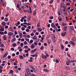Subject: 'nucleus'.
Returning a JSON list of instances; mask_svg holds the SVG:
<instances>
[{"mask_svg": "<svg viewBox=\"0 0 76 76\" xmlns=\"http://www.w3.org/2000/svg\"><path fill=\"white\" fill-rule=\"evenodd\" d=\"M13 73V71L12 70H11L10 71L9 73L10 74H12V73Z\"/></svg>", "mask_w": 76, "mask_h": 76, "instance_id": "obj_15", "label": "nucleus"}, {"mask_svg": "<svg viewBox=\"0 0 76 76\" xmlns=\"http://www.w3.org/2000/svg\"><path fill=\"white\" fill-rule=\"evenodd\" d=\"M44 71L45 72H49V70L47 69H43Z\"/></svg>", "mask_w": 76, "mask_h": 76, "instance_id": "obj_10", "label": "nucleus"}, {"mask_svg": "<svg viewBox=\"0 0 76 76\" xmlns=\"http://www.w3.org/2000/svg\"><path fill=\"white\" fill-rule=\"evenodd\" d=\"M40 23H37V26H39V24Z\"/></svg>", "mask_w": 76, "mask_h": 76, "instance_id": "obj_55", "label": "nucleus"}, {"mask_svg": "<svg viewBox=\"0 0 76 76\" xmlns=\"http://www.w3.org/2000/svg\"><path fill=\"white\" fill-rule=\"evenodd\" d=\"M67 29V26H64V30L65 31H66Z\"/></svg>", "mask_w": 76, "mask_h": 76, "instance_id": "obj_22", "label": "nucleus"}, {"mask_svg": "<svg viewBox=\"0 0 76 76\" xmlns=\"http://www.w3.org/2000/svg\"><path fill=\"white\" fill-rule=\"evenodd\" d=\"M28 7L29 9H30V12L31 13H32V10L31 9V7L29 6Z\"/></svg>", "mask_w": 76, "mask_h": 76, "instance_id": "obj_24", "label": "nucleus"}, {"mask_svg": "<svg viewBox=\"0 0 76 76\" xmlns=\"http://www.w3.org/2000/svg\"><path fill=\"white\" fill-rule=\"evenodd\" d=\"M4 31V29L3 28H0V31Z\"/></svg>", "mask_w": 76, "mask_h": 76, "instance_id": "obj_28", "label": "nucleus"}, {"mask_svg": "<svg viewBox=\"0 0 76 76\" xmlns=\"http://www.w3.org/2000/svg\"><path fill=\"white\" fill-rule=\"evenodd\" d=\"M50 35H47V38H50Z\"/></svg>", "mask_w": 76, "mask_h": 76, "instance_id": "obj_49", "label": "nucleus"}, {"mask_svg": "<svg viewBox=\"0 0 76 76\" xmlns=\"http://www.w3.org/2000/svg\"><path fill=\"white\" fill-rule=\"evenodd\" d=\"M31 48L32 49H33L34 48V44H33L31 46Z\"/></svg>", "mask_w": 76, "mask_h": 76, "instance_id": "obj_19", "label": "nucleus"}, {"mask_svg": "<svg viewBox=\"0 0 76 76\" xmlns=\"http://www.w3.org/2000/svg\"><path fill=\"white\" fill-rule=\"evenodd\" d=\"M34 44L35 45H36V46H37V45H38V43H37L36 42H34Z\"/></svg>", "mask_w": 76, "mask_h": 76, "instance_id": "obj_53", "label": "nucleus"}, {"mask_svg": "<svg viewBox=\"0 0 76 76\" xmlns=\"http://www.w3.org/2000/svg\"><path fill=\"white\" fill-rule=\"evenodd\" d=\"M9 59H10V58H11V56H9L8 57H7Z\"/></svg>", "mask_w": 76, "mask_h": 76, "instance_id": "obj_51", "label": "nucleus"}, {"mask_svg": "<svg viewBox=\"0 0 76 76\" xmlns=\"http://www.w3.org/2000/svg\"><path fill=\"white\" fill-rule=\"evenodd\" d=\"M61 12V15L62 16H65V14H64V12Z\"/></svg>", "mask_w": 76, "mask_h": 76, "instance_id": "obj_8", "label": "nucleus"}, {"mask_svg": "<svg viewBox=\"0 0 76 76\" xmlns=\"http://www.w3.org/2000/svg\"><path fill=\"white\" fill-rule=\"evenodd\" d=\"M42 57L43 58H47V57H46V56L44 55H43L42 56Z\"/></svg>", "mask_w": 76, "mask_h": 76, "instance_id": "obj_6", "label": "nucleus"}, {"mask_svg": "<svg viewBox=\"0 0 76 76\" xmlns=\"http://www.w3.org/2000/svg\"><path fill=\"white\" fill-rule=\"evenodd\" d=\"M21 29L22 30V31H25V29L24 28V27H22L21 28Z\"/></svg>", "mask_w": 76, "mask_h": 76, "instance_id": "obj_44", "label": "nucleus"}, {"mask_svg": "<svg viewBox=\"0 0 76 76\" xmlns=\"http://www.w3.org/2000/svg\"><path fill=\"white\" fill-rule=\"evenodd\" d=\"M24 44H25V45H27V42H26V41L24 42Z\"/></svg>", "mask_w": 76, "mask_h": 76, "instance_id": "obj_57", "label": "nucleus"}, {"mask_svg": "<svg viewBox=\"0 0 76 76\" xmlns=\"http://www.w3.org/2000/svg\"><path fill=\"white\" fill-rule=\"evenodd\" d=\"M26 32H29V29L28 28H27L26 29Z\"/></svg>", "mask_w": 76, "mask_h": 76, "instance_id": "obj_32", "label": "nucleus"}, {"mask_svg": "<svg viewBox=\"0 0 76 76\" xmlns=\"http://www.w3.org/2000/svg\"><path fill=\"white\" fill-rule=\"evenodd\" d=\"M8 27H9L8 26H5V29H7V28H8Z\"/></svg>", "mask_w": 76, "mask_h": 76, "instance_id": "obj_62", "label": "nucleus"}, {"mask_svg": "<svg viewBox=\"0 0 76 76\" xmlns=\"http://www.w3.org/2000/svg\"><path fill=\"white\" fill-rule=\"evenodd\" d=\"M51 26L52 28H54V26H55V25H54V23H53L51 24Z\"/></svg>", "mask_w": 76, "mask_h": 76, "instance_id": "obj_9", "label": "nucleus"}, {"mask_svg": "<svg viewBox=\"0 0 76 76\" xmlns=\"http://www.w3.org/2000/svg\"><path fill=\"white\" fill-rule=\"evenodd\" d=\"M0 34H1V35H3V34H4V33L2 31H0Z\"/></svg>", "mask_w": 76, "mask_h": 76, "instance_id": "obj_38", "label": "nucleus"}, {"mask_svg": "<svg viewBox=\"0 0 76 76\" xmlns=\"http://www.w3.org/2000/svg\"><path fill=\"white\" fill-rule=\"evenodd\" d=\"M70 42V43L71 44H73V45H74V43L75 42H73L72 41H71Z\"/></svg>", "mask_w": 76, "mask_h": 76, "instance_id": "obj_41", "label": "nucleus"}, {"mask_svg": "<svg viewBox=\"0 0 76 76\" xmlns=\"http://www.w3.org/2000/svg\"><path fill=\"white\" fill-rule=\"evenodd\" d=\"M64 6V4L63 3H62L61 4V6H60V7L61 8H62Z\"/></svg>", "mask_w": 76, "mask_h": 76, "instance_id": "obj_3", "label": "nucleus"}, {"mask_svg": "<svg viewBox=\"0 0 76 76\" xmlns=\"http://www.w3.org/2000/svg\"><path fill=\"white\" fill-rule=\"evenodd\" d=\"M74 29V27L73 26H71L70 28L69 31L70 32L73 31V30Z\"/></svg>", "mask_w": 76, "mask_h": 76, "instance_id": "obj_1", "label": "nucleus"}, {"mask_svg": "<svg viewBox=\"0 0 76 76\" xmlns=\"http://www.w3.org/2000/svg\"><path fill=\"white\" fill-rule=\"evenodd\" d=\"M1 25L3 26H5L6 25V22L4 21H3L1 23Z\"/></svg>", "mask_w": 76, "mask_h": 76, "instance_id": "obj_5", "label": "nucleus"}, {"mask_svg": "<svg viewBox=\"0 0 76 76\" xmlns=\"http://www.w3.org/2000/svg\"><path fill=\"white\" fill-rule=\"evenodd\" d=\"M27 26H28V25H31V23H27Z\"/></svg>", "mask_w": 76, "mask_h": 76, "instance_id": "obj_58", "label": "nucleus"}, {"mask_svg": "<svg viewBox=\"0 0 76 76\" xmlns=\"http://www.w3.org/2000/svg\"><path fill=\"white\" fill-rule=\"evenodd\" d=\"M23 43H21L20 44V45L21 47H23Z\"/></svg>", "mask_w": 76, "mask_h": 76, "instance_id": "obj_37", "label": "nucleus"}, {"mask_svg": "<svg viewBox=\"0 0 76 76\" xmlns=\"http://www.w3.org/2000/svg\"><path fill=\"white\" fill-rule=\"evenodd\" d=\"M7 54H8V53H5L3 56V58H5V57H6L7 56Z\"/></svg>", "mask_w": 76, "mask_h": 76, "instance_id": "obj_4", "label": "nucleus"}, {"mask_svg": "<svg viewBox=\"0 0 76 76\" xmlns=\"http://www.w3.org/2000/svg\"><path fill=\"white\" fill-rule=\"evenodd\" d=\"M20 58L21 59H23V56H20Z\"/></svg>", "mask_w": 76, "mask_h": 76, "instance_id": "obj_42", "label": "nucleus"}, {"mask_svg": "<svg viewBox=\"0 0 76 76\" xmlns=\"http://www.w3.org/2000/svg\"><path fill=\"white\" fill-rule=\"evenodd\" d=\"M25 76H31V74H27V76L26 73H25Z\"/></svg>", "mask_w": 76, "mask_h": 76, "instance_id": "obj_18", "label": "nucleus"}, {"mask_svg": "<svg viewBox=\"0 0 76 76\" xmlns=\"http://www.w3.org/2000/svg\"><path fill=\"white\" fill-rule=\"evenodd\" d=\"M13 34V33L12 32H9L8 33V35H10V36H11Z\"/></svg>", "mask_w": 76, "mask_h": 76, "instance_id": "obj_7", "label": "nucleus"}, {"mask_svg": "<svg viewBox=\"0 0 76 76\" xmlns=\"http://www.w3.org/2000/svg\"><path fill=\"white\" fill-rule=\"evenodd\" d=\"M56 63H58V62H59V61H58V59H56Z\"/></svg>", "mask_w": 76, "mask_h": 76, "instance_id": "obj_35", "label": "nucleus"}, {"mask_svg": "<svg viewBox=\"0 0 76 76\" xmlns=\"http://www.w3.org/2000/svg\"><path fill=\"white\" fill-rule=\"evenodd\" d=\"M28 61H29V62H32V61H33V60L30 59V60L29 59H28Z\"/></svg>", "mask_w": 76, "mask_h": 76, "instance_id": "obj_36", "label": "nucleus"}, {"mask_svg": "<svg viewBox=\"0 0 76 76\" xmlns=\"http://www.w3.org/2000/svg\"><path fill=\"white\" fill-rule=\"evenodd\" d=\"M67 56H68V57H70V54H69V53H67Z\"/></svg>", "mask_w": 76, "mask_h": 76, "instance_id": "obj_61", "label": "nucleus"}, {"mask_svg": "<svg viewBox=\"0 0 76 76\" xmlns=\"http://www.w3.org/2000/svg\"><path fill=\"white\" fill-rule=\"evenodd\" d=\"M17 8H18V9H19V4H17Z\"/></svg>", "mask_w": 76, "mask_h": 76, "instance_id": "obj_43", "label": "nucleus"}, {"mask_svg": "<svg viewBox=\"0 0 76 76\" xmlns=\"http://www.w3.org/2000/svg\"><path fill=\"white\" fill-rule=\"evenodd\" d=\"M4 45H3V44H2L0 46V47H3Z\"/></svg>", "mask_w": 76, "mask_h": 76, "instance_id": "obj_31", "label": "nucleus"}, {"mask_svg": "<svg viewBox=\"0 0 76 76\" xmlns=\"http://www.w3.org/2000/svg\"><path fill=\"white\" fill-rule=\"evenodd\" d=\"M28 48V47L27 46H25L24 47V48H25L26 49H27Z\"/></svg>", "mask_w": 76, "mask_h": 76, "instance_id": "obj_40", "label": "nucleus"}, {"mask_svg": "<svg viewBox=\"0 0 76 76\" xmlns=\"http://www.w3.org/2000/svg\"><path fill=\"white\" fill-rule=\"evenodd\" d=\"M9 20V19L7 18H5L4 19V21L5 22H7V21H8Z\"/></svg>", "mask_w": 76, "mask_h": 76, "instance_id": "obj_12", "label": "nucleus"}, {"mask_svg": "<svg viewBox=\"0 0 76 76\" xmlns=\"http://www.w3.org/2000/svg\"><path fill=\"white\" fill-rule=\"evenodd\" d=\"M66 69L67 70H70V68L69 67L66 66Z\"/></svg>", "mask_w": 76, "mask_h": 76, "instance_id": "obj_27", "label": "nucleus"}, {"mask_svg": "<svg viewBox=\"0 0 76 76\" xmlns=\"http://www.w3.org/2000/svg\"><path fill=\"white\" fill-rule=\"evenodd\" d=\"M67 35V34H66V32H64V33H61V35L63 37H64V36H65V35Z\"/></svg>", "mask_w": 76, "mask_h": 76, "instance_id": "obj_2", "label": "nucleus"}, {"mask_svg": "<svg viewBox=\"0 0 76 76\" xmlns=\"http://www.w3.org/2000/svg\"><path fill=\"white\" fill-rule=\"evenodd\" d=\"M66 65H69V62L66 61Z\"/></svg>", "mask_w": 76, "mask_h": 76, "instance_id": "obj_48", "label": "nucleus"}, {"mask_svg": "<svg viewBox=\"0 0 76 76\" xmlns=\"http://www.w3.org/2000/svg\"><path fill=\"white\" fill-rule=\"evenodd\" d=\"M44 45L45 46H47V43H44Z\"/></svg>", "mask_w": 76, "mask_h": 76, "instance_id": "obj_59", "label": "nucleus"}, {"mask_svg": "<svg viewBox=\"0 0 76 76\" xmlns=\"http://www.w3.org/2000/svg\"><path fill=\"white\" fill-rule=\"evenodd\" d=\"M33 39H37V37H33Z\"/></svg>", "mask_w": 76, "mask_h": 76, "instance_id": "obj_54", "label": "nucleus"}, {"mask_svg": "<svg viewBox=\"0 0 76 76\" xmlns=\"http://www.w3.org/2000/svg\"><path fill=\"white\" fill-rule=\"evenodd\" d=\"M3 72V69L0 68V73H1Z\"/></svg>", "mask_w": 76, "mask_h": 76, "instance_id": "obj_52", "label": "nucleus"}, {"mask_svg": "<svg viewBox=\"0 0 76 76\" xmlns=\"http://www.w3.org/2000/svg\"><path fill=\"white\" fill-rule=\"evenodd\" d=\"M0 50L1 51H4V49L3 48L0 49Z\"/></svg>", "mask_w": 76, "mask_h": 76, "instance_id": "obj_46", "label": "nucleus"}, {"mask_svg": "<svg viewBox=\"0 0 76 76\" xmlns=\"http://www.w3.org/2000/svg\"><path fill=\"white\" fill-rule=\"evenodd\" d=\"M49 23H51L52 22V20H49Z\"/></svg>", "mask_w": 76, "mask_h": 76, "instance_id": "obj_50", "label": "nucleus"}, {"mask_svg": "<svg viewBox=\"0 0 76 76\" xmlns=\"http://www.w3.org/2000/svg\"><path fill=\"white\" fill-rule=\"evenodd\" d=\"M61 50H63V48H64V45H63V44H61Z\"/></svg>", "mask_w": 76, "mask_h": 76, "instance_id": "obj_11", "label": "nucleus"}, {"mask_svg": "<svg viewBox=\"0 0 76 76\" xmlns=\"http://www.w3.org/2000/svg\"><path fill=\"white\" fill-rule=\"evenodd\" d=\"M73 10L74 12H76V8H73Z\"/></svg>", "mask_w": 76, "mask_h": 76, "instance_id": "obj_56", "label": "nucleus"}, {"mask_svg": "<svg viewBox=\"0 0 76 76\" xmlns=\"http://www.w3.org/2000/svg\"><path fill=\"white\" fill-rule=\"evenodd\" d=\"M30 43H32V42H33V40H30Z\"/></svg>", "mask_w": 76, "mask_h": 76, "instance_id": "obj_64", "label": "nucleus"}, {"mask_svg": "<svg viewBox=\"0 0 76 76\" xmlns=\"http://www.w3.org/2000/svg\"><path fill=\"white\" fill-rule=\"evenodd\" d=\"M50 19H53V16H51L50 17Z\"/></svg>", "mask_w": 76, "mask_h": 76, "instance_id": "obj_63", "label": "nucleus"}, {"mask_svg": "<svg viewBox=\"0 0 76 76\" xmlns=\"http://www.w3.org/2000/svg\"><path fill=\"white\" fill-rule=\"evenodd\" d=\"M26 37L27 38H30L31 37V36H30L29 35H27V36H26Z\"/></svg>", "mask_w": 76, "mask_h": 76, "instance_id": "obj_47", "label": "nucleus"}, {"mask_svg": "<svg viewBox=\"0 0 76 76\" xmlns=\"http://www.w3.org/2000/svg\"><path fill=\"white\" fill-rule=\"evenodd\" d=\"M53 0H51V1H50V3H53Z\"/></svg>", "mask_w": 76, "mask_h": 76, "instance_id": "obj_60", "label": "nucleus"}, {"mask_svg": "<svg viewBox=\"0 0 76 76\" xmlns=\"http://www.w3.org/2000/svg\"><path fill=\"white\" fill-rule=\"evenodd\" d=\"M40 50H44V46H42L40 48Z\"/></svg>", "mask_w": 76, "mask_h": 76, "instance_id": "obj_14", "label": "nucleus"}, {"mask_svg": "<svg viewBox=\"0 0 76 76\" xmlns=\"http://www.w3.org/2000/svg\"><path fill=\"white\" fill-rule=\"evenodd\" d=\"M72 39H73V40H74V41H76V37H73Z\"/></svg>", "mask_w": 76, "mask_h": 76, "instance_id": "obj_45", "label": "nucleus"}, {"mask_svg": "<svg viewBox=\"0 0 76 76\" xmlns=\"http://www.w3.org/2000/svg\"><path fill=\"white\" fill-rule=\"evenodd\" d=\"M18 25H19V21H18V22L17 23H16L15 24V25L17 26H18Z\"/></svg>", "mask_w": 76, "mask_h": 76, "instance_id": "obj_20", "label": "nucleus"}, {"mask_svg": "<svg viewBox=\"0 0 76 76\" xmlns=\"http://www.w3.org/2000/svg\"><path fill=\"white\" fill-rule=\"evenodd\" d=\"M22 33H20V35H19V37H20V38H22Z\"/></svg>", "mask_w": 76, "mask_h": 76, "instance_id": "obj_21", "label": "nucleus"}, {"mask_svg": "<svg viewBox=\"0 0 76 76\" xmlns=\"http://www.w3.org/2000/svg\"><path fill=\"white\" fill-rule=\"evenodd\" d=\"M31 20V16H28V21H30Z\"/></svg>", "mask_w": 76, "mask_h": 76, "instance_id": "obj_16", "label": "nucleus"}, {"mask_svg": "<svg viewBox=\"0 0 76 76\" xmlns=\"http://www.w3.org/2000/svg\"><path fill=\"white\" fill-rule=\"evenodd\" d=\"M29 67H30V68H31V69H34V67H33V66L31 65H30Z\"/></svg>", "mask_w": 76, "mask_h": 76, "instance_id": "obj_26", "label": "nucleus"}, {"mask_svg": "<svg viewBox=\"0 0 76 76\" xmlns=\"http://www.w3.org/2000/svg\"><path fill=\"white\" fill-rule=\"evenodd\" d=\"M13 47H16V44H13L12 45Z\"/></svg>", "mask_w": 76, "mask_h": 76, "instance_id": "obj_34", "label": "nucleus"}, {"mask_svg": "<svg viewBox=\"0 0 76 76\" xmlns=\"http://www.w3.org/2000/svg\"><path fill=\"white\" fill-rule=\"evenodd\" d=\"M25 40L27 41H29V39L26 38H25Z\"/></svg>", "mask_w": 76, "mask_h": 76, "instance_id": "obj_39", "label": "nucleus"}, {"mask_svg": "<svg viewBox=\"0 0 76 76\" xmlns=\"http://www.w3.org/2000/svg\"><path fill=\"white\" fill-rule=\"evenodd\" d=\"M30 70H29V69L28 68H27L26 69V73L27 74H28V72L29 71H30Z\"/></svg>", "mask_w": 76, "mask_h": 76, "instance_id": "obj_17", "label": "nucleus"}, {"mask_svg": "<svg viewBox=\"0 0 76 76\" xmlns=\"http://www.w3.org/2000/svg\"><path fill=\"white\" fill-rule=\"evenodd\" d=\"M3 39L4 40H7V38H6V36H4L3 37Z\"/></svg>", "mask_w": 76, "mask_h": 76, "instance_id": "obj_23", "label": "nucleus"}, {"mask_svg": "<svg viewBox=\"0 0 76 76\" xmlns=\"http://www.w3.org/2000/svg\"><path fill=\"white\" fill-rule=\"evenodd\" d=\"M62 25H63V26H66V25L67 24H66V23H63L62 24Z\"/></svg>", "mask_w": 76, "mask_h": 76, "instance_id": "obj_33", "label": "nucleus"}, {"mask_svg": "<svg viewBox=\"0 0 76 76\" xmlns=\"http://www.w3.org/2000/svg\"><path fill=\"white\" fill-rule=\"evenodd\" d=\"M23 4V7H26V4L25 3H24V4Z\"/></svg>", "mask_w": 76, "mask_h": 76, "instance_id": "obj_25", "label": "nucleus"}, {"mask_svg": "<svg viewBox=\"0 0 76 76\" xmlns=\"http://www.w3.org/2000/svg\"><path fill=\"white\" fill-rule=\"evenodd\" d=\"M66 15H67V16H70V13H69V12H66Z\"/></svg>", "mask_w": 76, "mask_h": 76, "instance_id": "obj_30", "label": "nucleus"}, {"mask_svg": "<svg viewBox=\"0 0 76 76\" xmlns=\"http://www.w3.org/2000/svg\"><path fill=\"white\" fill-rule=\"evenodd\" d=\"M37 12H36V11L34 10V13H33V15L34 16H35L36 15Z\"/></svg>", "mask_w": 76, "mask_h": 76, "instance_id": "obj_13", "label": "nucleus"}, {"mask_svg": "<svg viewBox=\"0 0 76 76\" xmlns=\"http://www.w3.org/2000/svg\"><path fill=\"white\" fill-rule=\"evenodd\" d=\"M38 30L39 31H42V28L40 29L39 28H38Z\"/></svg>", "mask_w": 76, "mask_h": 76, "instance_id": "obj_29", "label": "nucleus"}]
</instances>
